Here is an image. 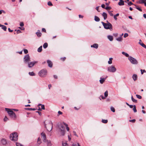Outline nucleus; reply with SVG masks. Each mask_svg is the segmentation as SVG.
Wrapping results in <instances>:
<instances>
[{
  "label": "nucleus",
  "instance_id": "33",
  "mask_svg": "<svg viewBox=\"0 0 146 146\" xmlns=\"http://www.w3.org/2000/svg\"><path fill=\"white\" fill-rule=\"evenodd\" d=\"M29 74L31 76H34L35 75V74L33 72H29Z\"/></svg>",
  "mask_w": 146,
  "mask_h": 146
},
{
  "label": "nucleus",
  "instance_id": "27",
  "mask_svg": "<svg viewBox=\"0 0 146 146\" xmlns=\"http://www.w3.org/2000/svg\"><path fill=\"white\" fill-rule=\"evenodd\" d=\"M119 13H117V14H116V15H115L113 16L114 19L115 20H117V18L116 17L118 16H119Z\"/></svg>",
  "mask_w": 146,
  "mask_h": 146
},
{
  "label": "nucleus",
  "instance_id": "37",
  "mask_svg": "<svg viewBox=\"0 0 146 146\" xmlns=\"http://www.w3.org/2000/svg\"><path fill=\"white\" fill-rule=\"evenodd\" d=\"M133 109L134 112H137V110L136 109V106L134 105H133Z\"/></svg>",
  "mask_w": 146,
  "mask_h": 146
},
{
  "label": "nucleus",
  "instance_id": "21",
  "mask_svg": "<svg viewBox=\"0 0 146 146\" xmlns=\"http://www.w3.org/2000/svg\"><path fill=\"white\" fill-rule=\"evenodd\" d=\"M1 143L3 145H5L7 143L6 140L5 139H2L1 140Z\"/></svg>",
  "mask_w": 146,
  "mask_h": 146
},
{
  "label": "nucleus",
  "instance_id": "57",
  "mask_svg": "<svg viewBox=\"0 0 146 146\" xmlns=\"http://www.w3.org/2000/svg\"><path fill=\"white\" fill-rule=\"evenodd\" d=\"M37 142L38 144H40L42 143L41 140L37 141Z\"/></svg>",
  "mask_w": 146,
  "mask_h": 146
},
{
  "label": "nucleus",
  "instance_id": "40",
  "mask_svg": "<svg viewBox=\"0 0 146 146\" xmlns=\"http://www.w3.org/2000/svg\"><path fill=\"white\" fill-rule=\"evenodd\" d=\"M111 110L113 112H114L115 111V108L112 107H111Z\"/></svg>",
  "mask_w": 146,
  "mask_h": 146
},
{
  "label": "nucleus",
  "instance_id": "20",
  "mask_svg": "<svg viewBox=\"0 0 146 146\" xmlns=\"http://www.w3.org/2000/svg\"><path fill=\"white\" fill-rule=\"evenodd\" d=\"M108 38V39L111 41H113V38L112 36L111 35H108L107 36Z\"/></svg>",
  "mask_w": 146,
  "mask_h": 146
},
{
  "label": "nucleus",
  "instance_id": "8",
  "mask_svg": "<svg viewBox=\"0 0 146 146\" xmlns=\"http://www.w3.org/2000/svg\"><path fill=\"white\" fill-rule=\"evenodd\" d=\"M24 62L25 63H27L30 61V58L28 54L25 55L23 58Z\"/></svg>",
  "mask_w": 146,
  "mask_h": 146
},
{
  "label": "nucleus",
  "instance_id": "35",
  "mask_svg": "<svg viewBox=\"0 0 146 146\" xmlns=\"http://www.w3.org/2000/svg\"><path fill=\"white\" fill-rule=\"evenodd\" d=\"M102 123H107L108 122V120L107 119H102Z\"/></svg>",
  "mask_w": 146,
  "mask_h": 146
},
{
  "label": "nucleus",
  "instance_id": "6",
  "mask_svg": "<svg viewBox=\"0 0 146 146\" xmlns=\"http://www.w3.org/2000/svg\"><path fill=\"white\" fill-rule=\"evenodd\" d=\"M128 59L131 63L133 64H138V62L137 60L131 56H129Z\"/></svg>",
  "mask_w": 146,
  "mask_h": 146
},
{
  "label": "nucleus",
  "instance_id": "3",
  "mask_svg": "<svg viewBox=\"0 0 146 146\" xmlns=\"http://www.w3.org/2000/svg\"><path fill=\"white\" fill-rule=\"evenodd\" d=\"M101 23L104 26V28L106 29H112V25L110 23H105L103 22H102Z\"/></svg>",
  "mask_w": 146,
  "mask_h": 146
},
{
  "label": "nucleus",
  "instance_id": "15",
  "mask_svg": "<svg viewBox=\"0 0 146 146\" xmlns=\"http://www.w3.org/2000/svg\"><path fill=\"white\" fill-rule=\"evenodd\" d=\"M0 27H1V29L4 31H6L7 30V27L6 26L2 25L0 24Z\"/></svg>",
  "mask_w": 146,
  "mask_h": 146
},
{
  "label": "nucleus",
  "instance_id": "39",
  "mask_svg": "<svg viewBox=\"0 0 146 146\" xmlns=\"http://www.w3.org/2000/svg\"><path fill=\"white\" fill-rule=\"evenodd\" d=\"M108 13H109V14L111 16H113V14L112 13V11H108Z\"/></svg>",
  "mask_w": 146,
  "mask_h": 146
},
{
  "label": "nucleus",
  "instance_id": "25",
  "mask_svg": "<svg viewBox=\"0 0 146 146\" xmlns=\"http://www.w3.org/2000/svg\"><path fill=\"white\" fill-rule=\"evenodd\" d=\"M118 5L119 6L123 5H124V1H123L122 2L120 1L118 3Z\"/></svg>",
  "mask_w": 146,
  "mask_h": 146
},
{
  "label": "nucleus",
  "instance_id": "16",
  "mask_svg": "<svg viewBox=\"0 0 146 146\" xmlns=\"http://www.w3.org/2000/svg\"><path fill=\"white\" fill-rule=\"evenodd\" d=\"M102 16L103 17L104 19L106 20L107 18V14L103 12L102 14Z\"/></svg>",
  "mask_w": 146,
  "mask_h": 146
},
{
  "label": "nucleus",
  "instance_id": "5",
  "mask_svg": "<svg viewBox=\"0 0 146 146\" xmlns=\"http://www.w3.org/2000/svg\"><path fill=\"white\" fill-rule=\"evenodd\" d=\"M45 127L46 128L47 131H51L52 128V123L51 121H49L48 124V128H47L46 126V124L45 123V122H44Z\"/></svg>",
  "mask_w": 146,
  "mask_h": 146
},
{
  "label": "nucleus",
  "instance_id": "7",
  "mask_svg": "<svg viewBox=\"0 0 146 146\" xmlns=\"http://www.w3.org/2000/svg\"><path fill=\"white\" fill-rule=\"evenodd\" d=\"M108 70L110 72L114 73L116 72V69L114 66L111 65L108 67Z\"/></svg>",
  "mask_w": 146,
  "mask_h": 146
},
{
  "label": "nucleus",
  "instance_id": "47",
  "mask_svg": "<svg viewBox=\"0 0 146 146\" xmlns=\"http://www.w3.org/2000/svg\"><path fill=\"white\" fill-rule=\"evenodd\" d=\"M128 36V34L127 33H125L124 34L123 37L124 38H126Z\"/></svg>",
  "mask_w": 146,
  "mask_h": 146
},
{
  "label": "nucleus",
  "instance_id": "54",
  "mask_svg": "<svg viewBox=\"0 0 146 146\" xmlns=\"http://www.w3.org/2000/svg\"><path fill=\"white\" fill-rule=\"evenodd\" d=\"M136 9L141 12L142 11V10L138 7H137Z\"/></svg>",
  "mask_w": 146,
  "mask_h": 146
},
{
  "label": "nucleus",
  "instance_id": "61",
  "mask_svg": "<svg viewBox=\"0 0 146 146\" xmlns=\"http://www.w3.org/2000/svg\"><path fill=\"white\" fill-rule=\"evenodd\" d=\"M36 112L38 113L40 115H41V112L39 111H36Z\"/></svg>",
  "mask_w": 146,
  "mask_h": 146
},
{
  "label": "nucleus",
  "instance_id": "64",
  "mask_svg": "<svg viewBox=\"0 0 146 146\" xmlns=\"http://www.w3.org/2000/svg\"><path fill=\"white\" fill-rule=\"evenodd\" d=\"M143 17L146 19V14H144L143 15Z\"/></svg>",
  "mask_w": 146,
  "mask_h": 146
},
{
  "label": "nucleus",
  "instance_id": "32",
  "mask_svg": "<svg viewBox=\"0 0 146 146\" xmlns=\"http://www.w3.org/2000/svg\"><path fill=\"white\" fill-rule=\"evenodd\" d=\"M48 46V44L47 43L45 42V43L43 45V47L44 48H46Z\"/></svg>",
  "mask_w": 146,
  "mask_h": 146
},
{
  "label": "nucleus",
  "instance_id": "63",
  "mask_svg": "<svg viewBox=\"0 0 146 146\" xmlns=\"http://www.w3.org/2000/svg\"><path fill=\"white\" fill-rule=\"evenodd\" d=\"M58 113L59 114H62V113L61 111H59L58 112Z\"/></svg>",
  "mask_w": 146,
  "mask_h": 146
},
{
  "label": "nucleus",
  "instance_id": "24",
  "mask_svg": "<svg viewBox=\"0 0 146 146\" xmlns=\"http://www.w3.org/2000/svg\"><path fill=\"white\" fill-rule=\"evenodd\" d=\"M139 43L142 47L146 49V46L143 43H141L139 42Z\"/></svg>",
  "mask_w": 146,
  "mask_h": 146
},
{
  "label": "nucleus",
  "instance_id": "49",
  "mask_svg": "<svg viewBox=\"0 0 146 146\" xmlns=\"http://www.w3.org/2000/svg\"><path fill=\"white\" fill-rule=\"evenodd\" d=\"M8 120V118L6 117L5 116V118L4 119V120L5 121H7Z\"/></svg>",
  "mask_w": 146,
  "mask_h": 146
},
{
  "label": "nucleus",
  "instance_id": "58",
  "mask_svg": "<svg viewBox=\"0 0 146 146\" xmlns=\"http://www.w3.org/2000/svg\"><path fill=\"white\" fill-rule=\"evenodd\" d=\"M42 31L45 33H46V30L44 28H43L42 29Z\"/></svg>",
  "mask_w": 146,
  "mask_h": 146
},
{
  "label": "nucleus",
  "instance_id": "46",
  "mask_svg": "<svg viewBox=\"0 0 146 146\" xmlns=\"http://www.w3.org/2000/svg\"><path fill=\"white\" fill-rule=\"evenodd\" d=\"M48 5L49 6H52L53 5L52 3L50 1H48Z\"/></svg>",
  "mask_w": 146,
  "mask_h": 146
},
{
  "label": "nucleus",
  "instance_id": "55",
  "mask_svg": "<svg viewBox=\"0 0 146 146\" xmlns=\"http://www.w3.org/2000/svg\"><path fill=\"white\" fill-rule=\"evenodd\" d=\"M63 146H68L66 143H62Z\"/></svg>",
  "mask_w": 146,
  "mask_h": 146
},
{
  "label": "nucleus",
  "instance_id": "19",
  "mask_svg": "<svg viewBox=\"0 0 146 146\" xmlns=\"http://www.w3.org/2000/svg\"><path fill=\"white\" fill-rule=\"evenodd\" d=\"M36 34L37 35V36L38 37L41 36L42 35V34L40 32V31L39 30H38L37 32L36 33Z\"/></svg>",
  "mask_w": 146,
  "mask_h": 146
},
{
  "label": "nucleus",
  "instance_id": "52",
  "mask_svg": "<svg viewBox=\"0 0 146 146\" xmlns=\"http://www.w3.org/2000/svg\"><path fill=\"white\" fill-rule=\"evenodd\" d=\"M41 109L44 110L45 107L44 106V105H42L41 106Z\"/></svg>",
  "mask_w": 146,
  "mask_h": 146
},
{
  "label": "nucleus",
  "instance_id": "29",
  "mask_svg": "<svg viewBox=\"0 0 146 146\" xmlns=\"http://www.w3.org/2000/svg\"><path fill=\"white\" fill-rule=\"evenodd\" d=\"M63 124H64V125H65L66 126V129L68 131H69V128L68 127V124H66V123H64V122H63Z\"/></svg>",
  "mask_w": 146,
  "mask_h": 146
},
{
  "label": "nucleus",
  "instance_id": "62",
  "mask_svg": "<svg viewBox=\"0 0 146 146\" xmlns=\"http://www.w3.org/2000/svg\"><path fill=\"white\" fill-rule=\"evenodd\" d=\"M21 31H20V30H18L17 31V34H18V33H21Z\"/></svg>",
  "mask_w": 146,
  "mask_h": 146
},
{
  "label": "nucleus",
  "instance_id": "2",
  "mask_svg": "<svg viewBox=\"0 0 146 146\" xmlns=\"http://www.w3.org/2000/svg\"><path fill=\"white\" fill-rule=\"evenodd\" d=\"M18 135L16 132L12 133L10 135V139L11 140L16 141L18 139Z\"/></svg>",
  "mask_w": 146,
  "mask_h": 146
},
{
  "label": "nucleus",
  "instance_id": "44",
  "mask_svg": "<svg viewBox=\"0 0 146 146\" xmlns=\"http://www.w3.org/2000/svg\"><path fill=\"white\" fill-rule=\"evenodd\" d=\"M111 8L110 7L107 6L106 7L105 9L106 10H110L111 9Z\"/></svg>",
  "mask_w": 146,
  "mask_h": 146
},
{
  "label": "nucleus",
  "instance_id": "38",
  "mask_svg": "<svg viewBox=\"0 0 146 146\" xmlns=\"http://www.w3.org/2000/svg\"><path fill=\"white\" fill-rule=\"evenodd\" d=\"M116 39L119 41H121L122 40V38L121 37H120L117 38Z\"/></svg>",
  "mask_w": 146,
  "mask_h": 146
},
{
  "label": "nucleus",
  "instance_id": "48",
  "mask_svg": "<svg viewBox=\"0 0 146 146\" xmlns=\"http://www.w3.org/2000/svg\"><path fill=\"white\" fill-rule=\"evenodd\" d=\"M24 53L25 54H27L28 53V51L27 49H25L24 50Z\"/></svg>",
  "mask_w": 146,
  "mask_h": 146
},
{
  "label": "nucleus",
  "instance_id": "14",
  "mask_svg": "<svg viewBox=\"0 0 146 146\" xmlns=\"http://www.w3.org/2000/svg\"><path fill=\"white\" fill-rule=\"evenodd\" d=\"M107 77L106 78H100V82L101 84H103V83L105 82L106 80Z\"/></svg>",
  "mask_w": 146,
  "mask_h": 146
},
{
  "label": "nucleus",
  "instance_id": "30",
  "mask_svg": "<svg viewBox=\"0 0 146 146\" xmlns=\"http://www.w3.org/2000/svg\"><path fill=\"white\" fill-rule=\"evenodd\" d=\"M72 146H80L78 143H73L72 145Z\"/></svg>",
  "mask_w": 146,
  "mask_h": 146
},
{
  "label": "nucleus",
  "instance_id": "17",
  "mask_svg": "<svg viewBox=\"0 0 146 146\" xmlns=\"http://www.w3.org/2000/svg\"><path fill=\"white\" fill-rule=\"evenodd\" d=\"M98 45L97 44L95 43L93 45H91V47H93L95 48H97L98 47Z\"/></svg>",
  "mask_w": 146,
  "mask_h": 146
},
{
  "label": "nucleus",
  "instance_id": "10",
  "mask_svg": "<svg viewBox=\"0 0 146 146\" xmlns=\"http://www.w3.org/2000/svg\"><path fill=\"white\" fill-rule=\"evenodd\" d=\"M42 138H43V141L44 142H46V136L45 134L43 132L41 133Z\"/></svg>",
  "mask_w": 146,
  "mask_h": 146
},
{
  "label": "nucleus",
  "instance_id": "60",
  "mask_svg": "<svg viewBox=\"0 0 146 146\" xmlns=\"http://www.w3.org/2000/svg\"><path fill=\"white\" fill-rule=\"evenodd\" d=\"M66 58L65 57L61 58V59L63 61H64L66 59Z\"/></svg>",
  "mask_w": 146,
  "mask_h": 146
},
{
  "label": "nucleus",
  "instance_id": "41",
  "mask_svg": "<svg viewBox=\"0 0 146 146\" xmlns=\"http://www.w3.org/2000/svg\"><path fill=\"white\" fill-rule=\"evenodd\" d=\"M136 96L138 98L140 99H141L142 98V97L141 96L138 94L136 95Z\"/></svg>",
  "mask_w": 146,
  "mask_h": 146
},
{
  "label": "nucleus",
  "instance_id": "9",
  "mask_svg": "<svg viewBox=\"0 0 146 146\" xmlns=\"http://www.w3.org/2000/svg\"><path fill=\"white\" fill-rule=\"evenodd\" d=\"M38 62L37 61H33L30 62H29L28 63V66L29 68H32L33 67L34 65Z\"/></svg>",
  "mask_w": 146,
  "mask_h": 146
},
{
  "label": "nucleus",
  "instance_id": "50",
  "mask_svg": "<svg viewBox=\"0 0 146 146\" xmlns=\"http://www.w3.org/2000/svg\"><path fill=\"white\" fill-rule=\"evenodd\" d=\"M16 145L17 146H23V145L21 144L18 143H16Z\"/></svg>",
  "mask_w": 146,
  "mask_h": 146
},
{
  "label": "nucleus",
  "instance_id": "31",
  "mask_svg": "<svg viewBox=\"0 0 146 146\" xmlns=\"http://www.w3.org/2000/svg\"><path fill=\"white\" fill-rule=\"evenodd\" d=\"M113 58H109V60L108 61V63L109 64H111L112 63V60Z\"/></svg>",
  "mask_w": 146,
  "mask_h": 146
},
{
  "label": "nucleus",
  "instance_id": "12",
  "mask_svg": "<svg viewBox=\"0 0 146 146\" xmlns=\"http://www.w3.org/2000/svg\"><path fill=\"white\" fill-rule=\"evenodd\" d=\"M47 62L48 64V66L50 67L51 68L52 66V62L49 60H47Z\"/></svg>",
  "mask_w": 146,
  "mask_h": 146
},
{
  "label": "nucleus",
  "instance_id": "42",
  "mask_svg": "<svg viewBox=\"0 0 146 146\" xmlns=\"http://www.w3.org/2000/svg\"><path fill=\"white\" fill-rule=\"evenodd\" d=\"M104 96L105 97H107L108 96V92L107 91H106L104 93Z\"/></svg>",
  "mask_w": 146,
  "mask_h": 146
},
{
  "label": "nucleus",
  "instance_id": "18",
  "mask_svg": "<svg viewBox=\"0 0 146 146\" xmlns=\"http://www.w3.org/2000/svg\"><path fill=\"white\" fill-rule=\"evenodd\" d=\"M145 2H146V0H139L137 2V3L139 4L144 3V4Z\"/></svg>",
  "mask_w": 146,
  "mask_h": 146
},
{
  "label": "nucleus",
  "instance_id": "23",
  "mask_svg": "<svg viewBox=\"0 0 146 146\" xmlns=\"http://www.w3.org/2000/svg\"><path fill=\"white\" fill-rule=\"evenodd\" d=\"M94 20L96 21L99 22L100 21V19L99 17L95 16L94 17Z\"/></svg>",
  "mask_w": 146,
  "mask_h": 146
},
{
  "label": "nucleus",
  "instance_id": "51",
  "mask_svg": "<svg viewBox=\"0 0 146 146\" xmlns=\"http://www.w3.org/2000/svg\"><path fill=\"white\" fill-rule=\"evenodd\" d=\"M135 121V119H133L132 120H129V121L130 122H132L133 123H134Z\"/></svg>",
  "mask_w": 146,
  "mask_h": 146
},
{
  "label": "nucleus",
  "instance_id": "13",
  "mask_svg": "<svg viewBox=\"0 0 146 146\" xmlns=\"http://www.w3.org/2000/svg\"><path fill=\"white\" fill-rule=\"evenodd\" d=\"M45 143H46L47 146H51L52 145L51 141L50 140L46 139Z\"/></svg>",
  "mask_w": 146,
  "mask_h": 146
},
{
  "label": "nucleus",
  "instance_id": "4",
  "mask_svg": "<svg viewBox=\"0 0 146 146\" xmlns=\"http://www.w3.org/2000/svg\"><path fill=\"white\" fill-rule=\"evenodd\" d=\"M47 74V70L46 69H43L40 71L38 73V75L41 77H44L46 76Z\"/></svg>",
  "mask_w": 146,
  "mask_h": 146
},
{
  "label": "nucleus",
  "instance_id": "34",
  "mask_svg": "<svg viewBox=\"0 0 146 146\" xmlns=\"http://www.w3.org/2000/svg\"><path fill=\"white\" fill-rule=\"evenodd\" d=\"M42 46H40L38 49V51L39 52H41L42 50Z\"/></svg>",
  "mask_w": 146,
  "mask_h": 146
},
{
  "label": "nucleus",
  "instance_id": "28",
  "mask_svg": "<svg viewBox=\"0 0 146 146\" xmlns=\"http://www.w3.org/2000/svg\"><path fill=\"white\" fill-rule=\"evenodd\" d=\"M122 53L123 55H125L127 57H128L129 58V55L127 53H125L124 52H122Z\"/></svg>",
  "mask_w": 146,
  "mask_h": 146
},
{
  "label": "nucleus",
  "instance_id": "11",
  "mask_svg": "<svg viewBox=\"0 0 146 146\" xmlns=\"http://www.w3.org/2000/svg\"><path fill=\"white\" fill-rule=\"evenodd\" d=\"M64 124L63 123H60L58 125V127L59 129L61 130L64 129Z\"/></svg>",
  "mask_w": 146,
  "mask_h": 146
},
{
  "label": "nucleus",
  "instance_id": "56",
  "mask_svg": "<svg viewBox=\"0 0 146 146\" xmlns=\"http://www.w3.org/2000/svg\"><path fill=\"white\" fill-rule=\"evenodd\" d=\"M101 7L104 9H105L106 7H105V5L104 4H102L101 5Z\"/></svg>",
  "mask_w": 146,
  "mask_h": 146
},
{
  "label": "nucleus",
  "instance_id": "43",
  "mask_svg": "<svg viewBox=\"0 0 146 146\" xmlns=\"http://www.w3.org/2000/svg\"><path fill=\"white\" fill-rule=\"evenodd\" d=\"M140 70H141V74H143L144 72H146V71H145V70H142V69H141Z\"/></svg>",
  "mask_w": 146,
  "mask_h": 146
},
{
  "label": "nucleus",
  "instance_id": "26",
  "mask_svg": "<svg viewBox=\"0 0 146 146\" xmlns=\"http://www.w3.org/2000/svg\"><path fill=\"white\" fill-rule=\"evenodd\" d=\"M131 100L132 101L134 102V103H137V100H135V99H134L133 97V96H131Z\"/></svg>",
  "mask_w": 146,
  "mask_h": 146
},
{
  "label": "nucleus",
  "instance_id": "45",
  "mask_svg": "<svg viewBox=\"0 0 146 146\" xmlns=\"http://www.w3.org/2000/svg\"><path fill=\"white\" fill-rule=\"evenodd\" d=\"M127 4L129 6H131V5H134V4L133 3H132L131 1L128 3Z\"/></svg>",
  "mask_w": 146,
  "mask_h": 146
},
{
  "label": "nucleus",
  "instance_id": "53",
  "mask_svg": "<svg viewBox=\"0 0 146 146\" xmlns=\"http://www.w3.org/2000/svg\"><path fill=\"white\" fill-rule=\"evenodd\" d=\"M24 23H23V22H21L20 23V25L21 27H23L24 26Z\"/></svg>",
  "mask_w": 146,
  "mask_h": 146
},
{
  "label": "nucleus",
  "instance_id": "1",
  "mask_svg": "<svg viewBox=\"0 0 146 146\" xmlns=\"http://www.w3.org/2000/svg\"><path fill=\"white\" fill-rule=\"evenodd\" d=\"M5 110L7 111L9 116L14 119L16 118V115L13 112L12 110L9 108H5Z\"/></svg>",
  "mask_w": 146,
  "mask_h": 146
},
{
  "label": "nucleus",
  "instance_id": "22",
  "mask_svg": "<svg viewBox=\"0 0 146 146\" xmlns=\"http://www.w3.org/2000/svg\"><path fill=\"white\" fill-rule=\"evenodd\" d=\"M132 78L135 81L137 79V75L136 74H134L132 76Z\"/></svg>",
  "mask_w": 146,
  "mask_h": 146
},
{
  "label": "nucleus",
  "instance_id": "36",
  "mask_svg": "<svg viewBox=\"0 0 146 146\" xmlns=\"http://www.w3.org/2000/svg\"><path fill=\"white\" fill-rule=\"evenodd\" d=\"M61 134L62 135H64L65 134L64 129H62L61 130Z\"/></svg>",
  "mask_w": 146,
  "mask_h": 146
},
{
  "label": "nucleus",
  "instance_id": "59",
  "mask_svg": "<svg viewBox=\"0 0 146 146\" xmlns=\"http://www.w3.org/2000/svg\"><path fill=\"white\" fill-rule=\"evenodd\" d=\"M8 30L9 32H12L13 31V30H11L10 28H9L8 29Z\"/></svg>",
  "mask_w": 146,
  "mask_h": 146
}]
</instances>
